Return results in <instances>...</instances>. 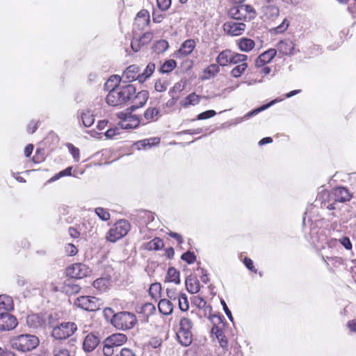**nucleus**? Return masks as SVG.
<instances>
[{
	"label": "nucleus",
	"instance_id": "nucleus-17",
	"mask_svg": "<svg viewBox=\"0 0 356 356\" xmlns=\"http://www.w3.org/2000/svg\"><path fill=\"white\" fill-rule=\"evenodd\" d=\"M187 291L191 293H197L200 290L199 280L194 276H188L185 281Z\"/></svg>",
	"mask_w": 356,
	"mask_h": 356
},
{
	"label": "nucleus",
	"instance_id": "nucleus-7",
	"mask_svg": "<svg viewBox=\"0 0 356 356\" xmlns=\"http://www.w3.org/2000/svg\"><path fill=\"white\" fill-rule=\"evenodd\" d=\"M91 273L90 268L82 263H76L67 268V275L74 279H82Z\"/></svg>",
	"mask_w": 356,
	"mask_h": 356
},
{
	"label": "nucleus",
	"instance_id": "nucleus-36",
	"mask_svg": "<svg viewBox=\"0 0 356 356\" xmlns=\"http://www.w3.org/2000/svg\"><path fill=\"white\" fill-rule=\"evenodd\" d=\"M280 100L278 99H275V100H273L271 101L270 103L267 104H265V105H263L257 108H255L254 110H252V111H250L248 112L244 117L243 118L244 119H248L250 118V117H252L254 115H256L257 114H258L259 113L267 109L268 108H269L270 106H271L272 105H273L274 104H275L276 102H279Z\"/></svg>",
	"mask_w": 356,
	"mask_h": 356
},
{
	"label": "nucleus",
	"instance_id": "nucleus-31",
	"mask_svg": "<svg viewBox=\"0 0 356 356\" xmlns=\"http://www.w3.org/2000/svg\"><path fill=\"white\" fill-rule=\"evenodd\" d=\"M277 54L282 57L289 54V46L287 40H280L276 45Z\"/></svg>",
	"mask_w": 356,
	"mask_h": 356
},
{
	"label": "nucleus",
	"instance_id": "nucleus-56",
	"mask_svg": "<svg viewBox=\"0 0 356 356\" xmlns=\"http://www.w3.org/2000/svg\"><path fill=\"white\" fill-rule=\"evenodd\" d=\"M339 243L343 245L347 250L352 249L353 245L350 238L348 236H343L339 239Z\"/></svg>",
	"mask_w": 356,
	"mask_h": 356
},
{
	"label": "nucleus",
	"instance_id": "nucleus-60",
	"mask_svg": "<svg viewBox=\"0 0 356 356\" xmlns=\"http://www.w3.org/2000/svg\"><path fill=\"white\" fill-rule=\"evenodd\" d=\"M167 296L170 300H177L180 293H177L175 289H167Z\"/></svg>",
	"mask_w": 356,
	"mask_h": 356
},
{
	"label": "nucleus",
	"instance_id": "nucleus-12",
	"mask_svg": "<svg viewBox=\"0 0 356 356\" xmlns=\"http://www.w3.org/2000/svg\"><path fill=\"white\" fill-rule=\"evenodd\" d=\"M149 97V92L147 90H141L135 94L129 102L132 104L131 110L134 111L138 108L142 107L147 101Z\"/></svg>",
	"mask_w": 356,
	"mask_h": 356
},
{
	"label": "nucleus",
	"instance_id": "nucleus-39",
	"mask_svg": "<svg viewBox=\"0 0 356 356\" xmlns=\"http://www.w3.org/2000/svg\"><path fill=\"white\" fill-rule=\"evenodd\" d=\"M155 70V65L152 63H149L140 73V83H143L147 79H148Z\"/></svg>",
	"mask_w": 356,
	"mask_h": 356
},
{
	"label": "nucleus",
	"instance_id": "nucleus-10",
	"mask_svg": "<svg viewBox=\"0 0 356 356\" xmlns=\"http://www.w3.org/2000/svg\"><path fill=\"white\" fill-rule=\"evenodd\" d=\"M140 67L136 65H129L124 71L121 77L122 82L125 83H131L134 81H138L140 82Z\"/></svg>",
	"mask_w": 356,
	"mask_h": 356
},
{
	"label": "nucleus",
	"instance_id": "nucleus-25",
	"mask_svg": "<svg viewBox=\"0 0 356 356\" xmlns=\"http://www.w3.org/2000/svg\"><path fill=\"white\" fill-rule=\"evenodd\" d=\"M180 273L175 268L170 267L167 271V275L165 277V282H172L175 284H180Z\"/></svg>",
	"mask_w": 356,
	"mask_h": 356
},
{
	"label": "nucleus",
	"instance_id": "nucleus-44",
	"mask_svg": "<svg viewBox=\"0 0 356 356\" xmlns=\"http://www.w3.org/2000/svg\"><path fill=\"white\" fill-rule=\"evenodd\" d=\"M177 300L178 301L179 307L181 311L186 312L188 309V301L185 293H179V298Z\"/></svg>",
	"mask_w": 356,
	"mask_h": 356
},
{
	"label": "nucleus",
	"instance_id": "nucleus-38",
	"mask_svg": "<svg viewBox=\"0 0 356 356\" xmlns=\"http://www.w3.org/2000/svg\"><path fill=\"white\" fill-rule=\"evenodd\" d=\"M248 63H244L236 65L230 72V74L234 78H238L241 76L248 68Z\"/></svg>",
	"mask_w": 356,
	"mask_h": 356
},
{
	"label": "nucleus",
	"instance_id": "nucleus-58",
	"mask_svg": "<svg viewBox=\"0 0 356 356\" xmlns=\"http://www.w3.org/2000/svg\"><path fill=\"white\" fill-rule=\"evenodd\" d=\"M113 348L114 347L113 346H111V344L110 345L108 344V343H106V341L105 340L104 346L103 348L104 355L105 356H111L114 353Z\"/></svg>",
	"mask_w": 356,
	"mask_h": 356
},
{
	"label": "nucleus",
	"instance_id": "nucleus-37",
	"mask_svg": "<svg viewBox=\"0 0 356 356\" xmlns=\"http://www.w3.org/2000/svg\"><path fill=\"white\" fill-rule=\"evenodd\" d=\"M323 259L327 265H332L334 267L337 268L344 263V259L340 257H323Z\"/></svg>",
	"mask_w": 356,
	"mask_h": 356
},
{
	"label": "nucleus",
	"instance_id": "nucleus-45",
	"mask_svg": "<svg viewBox=\"0 0 356 356\" xmlns=\"http://www.w3.org/2000/svg\"><path fill=\"white\" fill-rule=\"evenodd\" d=\"M27 323L29 326L37 327L42 325V319L37 314H32L27 317Z\"/></svg>",
	"mask_w": 356,
	"mask_h": 356
},
{
	"label": "nucleus",
	"instance_id": "nucleus-6",
	"mask_svg": "<svg viewBox=\"0 0 356 356\" xmlns=\"http://www.w3.org/2000/svg\"><path fill=\"white\" fill-rule=\"evenodd\" d=\"M74 305L86 311H96L100 309L103 302L94 296H80L74 300Z\"/></svg>",
	"mask_w": 356,
	"mask_h": 356
},
{
	"label": "nucleus",
	"instance_id": "nucleus-8",
	"mask_svg": "<svg viewBox=\"0 0 356 356\" xmlns=\"http://www.w3.org/2000/svg\"><path fill=\"white\" fill-rule=\"evenodd\" d=\"M246 25L243 22L229 21L224 24V31L231 36H238L243 34L245 30Z\"/></svg>",
	"mask_w": 356,
	"mask_h": 356
},
{
	"label": "nucleus",
	"instance_id": "nucleus-59",
	"mask_svg": "<svg viewBox=\"0 0 356 356\" xmlns=\"http://www.w3.org/2000/svg\"><path fill=\"white\" fill-rule=\"evenodd\" d=\"M65 251H66L67 255H69V256H74V255L76 254V253L78 252L76 247L74 246L72 243H68L65 246Z\"/></svg>",
	"mask_w": 356,
	"mask_h": 356
},
{
	"label": "nucleus",
	"instance_id": "nucleus-5",
	"mask_svg": "<svg viewBox=\"0 0 356 356\" xmlns=\"http://www.w3.org/2000/svg\"><path fill=\"white\" fill-rule=\"evenodd\" d=\"M78 329L73 322H64L54 327L51 335L56 339H65L71 337Z\"/></svg>",
	"mask_w": 356,
	"mask_h": 356
},
{
	"label": "nucleus",
	"instance_id": "nucleus-50",
	"mask_svg": "<svg viewBox=\"0 0 356 356\" xmlns=\"http://www.w3.org/2000/svg\"><path fill=\"white\" fill-rule=\"evenodd\" d=\"M72 167H68L66 169H65L64 170L59 172L58 174H56L53 177H51L49 181H54L60 179L62 177L71 175H72Z\"/></svg>",
	"mask_w": 356,
	"mask_h": 356
},
{
	"label": "nucleus",
	"instance_id": "nucleus-26",
	"mask_svg": "<svg viewBox=\"0 0 356 356\" xmlns=\"http://www.w3.org/2000/svg\"><path fill=\"white\" fill-rule=\"evenodd\" d=\"M158 308L161 314L169 315L173 311V305L170 300L161 299L158 304Z\"/></svg>",
	"mask_w": 356,
	"mask_h": 356
},
{
	"label": "nucleus",
	"instance_id": "nucleus-55",
	"mask_svg": "<svg viewBox=\"0 0 356 356\" xmlns=\"http://www.w3.org/2000/svg\"><path fill=\"white\" fill-rule=\"evenodd\" d=\"M153 38V34L151 32L145 33L139 39L142 45L147 44Z\"/></svg>",
	"mask_w": 356,
	"mask_h": 356
},
{
	"label": "nucleus",
	"instance_id": "nucleus-64",
	"mask_svg": "<svg viewBox=\"0 0 356 356\" xmlns=\"http://www.w3.org/2000/svg\"><path fill=\"white\" fill-rule=\"evenodd\" d=\"M115 356H136V355L132 350L124 348L121 350L120 354Z\"/></svg>",
	"mask_w": 356,
	"mask_h": 356
},
{
	"label": "nucleus",
	"instance_id": "nucleus-2",
	"mask_svg": "<svg viewBox=\"0 0 356 356\" xmlns=\"http://www.w3.org/2000/svg\"><path fill=\"white\" fill-rule=\"evenodd\" d=\"M10 343L13 348L26 352L35 349L39 344V339L35 335L26 334L13 337Z\"/></svg>",
	"mask_w": 356,
	"mask_h": 356
},
{
	"label": "nucleus",
	"instance_id": "nucleus-9",
	"mask_svg": "<svg viewBox=\"0 0 356 356\" xmlns=\"http://www.w3.org/2000/svg\"><path fill=\"white\" fill-rule=\"evenodd\" d=\"M17 325V318L8 312L0 313V330L9 331Z\"/></svg>",
	"mask_w": 356,
	"mask_h": 356
},
{
	"label": "nucleus",
	"instance_id": "nucleus-52",
	"mask_svg": "<svg viewBox=\"0 0 356 356\" xmlns=\"http://www.w3.org/2000/svg\"><path fill=\"white\" fill-rule=\"evenodd\" d=\"M181 259L191 264L195 262L196 257L193 252L188 251L181 255Z\"/></svg>",
	"mask_w": 356,
	"mask_h": 356
},
{
	"label": "nucleus",
	"instance_id": "nucleus-18",
	"mask_svg": "<svg viewBox=\"0 0 356 356\" xmlns=\"http://www.w3.org/2000/svg\"><path fill=\"white\" fill-rule=\"evenodd\" d=\"M196 42L194 40L190 39L184 42L178 51V54L180 56H186L192 53Z\"/></svg>",
	"mask_w": 356,
	"mask_h": 356
},
{
	"label": "nucleus",
	"instance_id": "nucleus-11",
	"mask_svg": "<svg viewBox=\"0 0 356 356\" xmlns=\"http://www.w3.org/2000/svg\"><path fill=\"white\" fill-rule=\"evenodd\" d=\"M119 118L121 119L119 122V125L124 129L136 128L140 124V120L136 115L120 113Z\"/></svg>",
	"mask_w": 356,
	"mask_h": 356
},
{
	"label": "nucleus",
	"instance_id": "nucleus-30",
	"mask_svg": "<svg viewBox=\"0 0 356 356\" xmlns=\"http://www.w3.org/2000/svg\"><path fill=\"white\" fill-rule=\"evenodd\" d=\"M109 280L105 277H100L93 282V286L100 292H104L109 286Z\"/></svg>",
	"mask_w": 356,
	"mask_h": 356
},
{
	"label": "nucleus",
	"instance_id": "nucleus-57",
	"mask_svg": "<svg viewBox=\"0 0 356 356\" xmlns=\"http://www.w3.org/2000/svg\"><path fill=\"white\" fill-rule=\"evenodd\" d=\"M157 6L161 10H166L171 5V0H156Z\"/></svg>",
	"mask_w": 356,
	"mask_h": 356
},
{
	"label": "nucleus",
	"instance_id": "nucleus-33",
	"mask_svg": "<svg viewBox=\"0 0 356 356\" xmlns=\"http://www.w3.org/2000/svg\"><path fill=\"white\" fill-rule=\"evenodd\" d=\"M193 303L200 309H203L204 314L207 312L210 313L211 311V307L208 305L206 300L200 296H195L193 300Z\"/></svg>",
	"mask_w": 356,
	"mask_h": 356
},
{
	"label": "nucleus",
	"instance_id": "nucleus-62",
	"mask_svg": "<svg viewBox=\"0 0 356 356\" xmlns=\"http://www.w3.org/2000/svg\"><path fill=\"white\" fill-rule=\"evenodd\" d=\"M243 264L247 267V268H248L250 270L253 271L254 273L257 272V270L255 269V268L254 266L253 261L251 259H250L248 257H245V259L243 260Z\"/></svg>",
	"mask_w": 356,
	"mask_h": 356
},
{
	"label": "nucleus",
	"instance_id": "nucleus-32",
	"mask_svg": "<svg viewBox=\"0 0 356 356\" xmlns=\"http://www.w3.org/2000/svg\"><path fill=\"white\" fill-rule=\"evenodd\" d=\"M200 96L196 95L195 92H193L188 95L184 100L181 102V105L184 107H188L190 105H197L199 104L200 101Z\"/></svg>",
	"mask_w": 356,
	"mask_h": 356
},
{
	"label": "nucleus",
	"instance_id": "nucleus-40",
	"mask_svg": "<svg viewBox=\"0 0 356 356\" xmlns=\"http://www.w3.org/2000/svg\"><path fill=\"white\" fill-rule=\"evenodd\" d=\"M231 60L232 62H230V64L237 65L241 63H247L248 56L232 51Z\"/></svg>",
	"mask_w": 356,
	"mask_h": 356
},
{
	"label": "nucleus",
	"instance_id": "nucleus-3",
	"mask_svg": "<svg viewBox=\"0 0 356 356\" xmlns=\"http://www.w3.org/2000/svg\"><path fill=\"white\" fill-rule=\"evenodd\" d=\"M137 322L136 316L128 312H121L113 315L112 325L117 329L126 330L131 329Z\"/></svg>",
	"mask_w": 356,
	"mask_h": 356
},
{
	"label": "nucleus",
	"instance_id": "nucleus-29",
	"mask_svg": "<svg viewBox=\"0 0 356 356\" xmlns=\"http://www.w3.org/2000/svg\"><path fill=\"white\" fill-rule=\"evenodd\" d=\"M220 65L211 64L204 70V79H209L214 77L220 72Z\"/></svg>",
	"mask_w": 356,
	"mask_h": 356
},
{
	"label": "nucleus",
	"instance_id": "nucleus-41",
	"mask_svg": "<svg viewBox=\"0 0 356 356\" xmlns=\"http://www.w3.org/2000/svg\"><path fill=\"white\" fill-rule=\"evenodd\" d=\"M169 47L168 42L166 40H161L157 41L154 47V51L157 54H161L166 51Z\"/></svg>",
	"mask_w": 356,
	"mask_h": 356
},
{
	"label": "nucleus",
	"instance_id": "nucleus-49",
	"mask_svg": "<svg viewBox=\"0 0 356 356\" xmlns=\"http://www.w3.org/2000/svg\"><path fill=\"white\" fill-rule=\"evenodd\" d=\"M241 6L243 8H244V15L246 19H250L254 17L255 12L251 6L245 4H241Z\"/></svg>",
	"mask_w": 356,
	"mask_h": 356
},
{
	"label": "nucleus",
	"instance_id": "nucleus-42",
	"mask_svg": "<svg viewBox=\"0 0 356 356\" xmlns=\"http://www.w3.org/2000/svg\"><path fill=\"white\" fill-rule=\"evenodd\" d=\"M177 63L174 60H168L165 61L160 68L161 73H168L172 72L176 67Z\"/></svg>",
	"mask_w": 356,
	"mask_h": 356
},
{
	"label": "nucleus",
	"instance_id": "nucleus-43",
	"mask_svg": "<svg viewBox=\"0 0 356 356\" xmlns=\"http://www.w3.org/2000/svg\"><path fill=\"white\" fill-rule=\"evenodd\" d=\"M193 328V322L188 317H182L179 321V330L191 331Z\"/></svg>",
	"mask_w": 356,
	"mask_h": 356
},
{
	"label": "nucleus",
	"instance_id": "nucleus-15",
	"mask_svg": "<svg viewBox=\"0 0 356 356\" xmlns=\"http://www.w3.org/2000/svg\"><path fill=\"white\" fill-rule=\"evenodd\" d=\"M333 195L334 200L339 202L348 201L351 198V195L348 190L345 187H337L334 190Z\"/></svg>",
	"mask_w": 356,
	"mask_h": 356
},
{
	"label": "nucleus",
	"instance_id": "nucleus-48",
	"mask_svg": "<svg viewBox=\"0 0 356 356\" xmlns=\"http://www.w3.org/2000/svg\"><path fill=\"white\" fill-rule=\"evenodd\" d=\"M67 147L69 152L73 156L75 161L78 162L80 159V151L79 149L71 143H68Z\"/></svg>",
	"mask_w": 356,
	"mask_h": 356
},
{
	"label": "nucleus",
	"instance_id": "nucleus-13",
	"mask_svg": "<svg viewBox=\"0 0 356 356\" xmlns=\"http://www.w3.org/2000/svg\"><path fill=\"white\" fill-rule=\"evenodd\" d=\"M277 54V51L275 49H270L261 54L256 60L255 65L257 67H263L264 65L268 63Z\"/></svg>",
	"mask_w": 356,
	"mask_h": 356
},
{
	"label": "nucleus",
	"instance_id": "nucleus-35",
	"mask_svg": "<svg viewBox=\"0 0 356 356\" xmlns=\"http://www.w3.org/2000/svg\"><path fill=\"white\" fill-rule=\"evenodd\" d=\"M164 243L159 238H154L146 244V249L148 250H159L163 248Z\"/></svg>",
	"mask_w": 356,
	"mask_h": 356
},
{
	"label": "nucleus",
	"instance_id": "nucleus-4",
	"mask_svg": "<svg viewBox=\"0 0 356 356\" xmlns=\"http://www.w3.org/2000/svg\"><path fill=\"white\" fill-rule=\"evenodd\" d=\"M130 227L127 220L124 219L118 220L108 231L106 239L112 243L116 242L127 234Z\"/></svg>",
	"mask_w": 356,
	"mask_h": 356
},
{
	"label": "nucleus",
	"instance_id": "nucleus-1",
	"mask_svg": "<svg viewBox=\"0 0 356 356\" xmlns=\"http://www.w3.org/2000/svg\"><path fill=\"white\" fill-rule=\"evenodd\" d=\"M105 88L109 90L106 101L111 106H122L129 102L136 94V88L131 84L122 82L119 75L111 76L105 83Z\"/></svg>",
	"mask_w": 356,
	"mask_h": 356
},
{
	"label": "nucleus",
	"instance_id": "nucleus-34",
	"mask_svg": "<svg viewBox=\"0 0 356 356\" xmlns=\"http://www.w3.org/2000/svg\"><path fill=\"white\" fill-rule=\"evenodd\" d=\"M80 117L83 124L86 127H90L95 122L93 115L88 111H82L80 113Z\"/></svg>",
	"mask_w": 356,
	"mask_h": 356
},
{
	"label": "nucleus",
	"instance_id": "nucleus-54",
	"mask_svg": "<svg viewBox=\"0 0 356 356\" xmlns=\"http://www.w3.org/2000/svg\"><path fill=\"white\" fill-rule=\"evenodd\" d=\"M289 26V21L285 18L281 24L275 28V31L277 33H283Z\"/></svg>",
	"mask_w": 356,
	"mask_h": 356
},
{
	"label": "nucleus",
	"instance_id": "nucleus-21",
	"mask_svg": "<svg viewBox=\"0 0 356 356\" xmlns=\"http://www.w3.org/2000/svg\"><path fill=\"white\" fill-rule=\"evenodd\" d=\"M232 55V51L229 49H225L221 51L216 58V62L220 66L225 67L230 64L232 62L231 57Z\"/></svg>",
	"mask_w": 356,
	"mask_h": 356
},
{
	"label": "nucleus",
	"instance_id": "nucleus-63",
	"mask_svg": "<svg viewBox=\"0 0 356 356\" xmlns=\"http://www.w3.org/2000/svg\"><path fill=\"white\" fill-rule=\"evenodd\" d=\"M143 46L141 44L140 39L134 38L131 43V47L132 49L137 52L140 50V47Z\"/></svg>",
	"mask_w": 356,
	"mask_h": 356
},
{
	"label": "nucleus",
	"instance_id": "nucleus-23",
	"mask_svg": "<svg viewBox=\"0 0 356 356\" xmlns=\"http://www.w3.org/2000/svg\"><path fill=\"white\" fill-rule=\"evenodd\" d=\"M238 47L241 51L249 52L254 49L255 43L254 40L247 38H242L237 42Z\"/></svg>",
	"mask_w": 356,
	"mask_h": 356
},
{
	"label": "nucleus",
	"instance_id": "nucleus-46",
	"mask_svg": "<svg viewBox=\"0 0 356 356\" xmlns=\"http://www.w3.org/2000/svg\"><path fill=\"white\" fill-rule=\"evenodd\" d=\"M161 289L160 283L156 282L152 284L149 289V293L153 298H156L160 295Z\"/></svg>",
	"mask_w": 356,
	"mask_h": 356
},
{
	"label": "nucleus",
	"instance_id": "nucleus-22",
	"mask_svg": "<svg viewBox=\"0 0 356 356\" xmlns=\"http://www.w3.org/2000/svg\"><path fill=\"white\" fill-rule=\"evenodd\" d=\"M14 304L11 297L7 295L0 296V312H7L13 309Z\"/></svg>",
	"mask_w": 356,
	"mask_h": 356
},
{
	"label": "nucleus",
	"instance_id": "nucleus-27",
	"mask_svg": "<svg viewBox=\"0 0 356 356\" xmlns=\"http://www.w3.org/2000/svg\"><path fill=\"white\" fill-rule=\"evenodd\" d=\"M160 142V138H151L148 139L142 140L140 141H138L136 143V146L137 149H146V148H150L152 146L159 144Z\"/></svg>",
	"mask_w": 356,
	"mask_h": 356
},
{
	"label": "nucleus",
	"instance_id": "nucleus-16",
	"mask_svg": "<svg viewBox=\"0 0 356 356\" xmlns=\"http://www.w3.org/2000/svg\"><path fill=\"white\" fill-rule=\"evenodd\" d=\"M105 340L106 341V343H108V344H111L113 347H118L122 346L127 341V337L124 334L116 333L109 336Z\"/></svg>",
	"mask_w": 356,
	"mask_h": 356
},
{
	"label": "nucleus",
	"instance_id": "nucleus-19",
	"mask_svg": "<svg viewBox=\"0 0 356 356\" xmlns=\"http://www.w3.org/2000/svg\"><path fill=\"white\" fill-rule=\"evenodd\" d=\"M177 337L179 342L184 346H188L192 343V331L179 330L177 332Z\"/></svg>",
	"mask_w": 356,
	"mask_h": 356
},
{
	"label": "nucleus",
	"instance_id": "nucleus-61",
	"mask_svg": "<svg viewBox=\"0 0 356 356\" xmlns=\"http://www.w3.org/2000/svg\"><path fill=\"white\" fill-rule=\"evenodd\" d=\"M154 88L157 92H163L167 89V84L161 80H158L154 85Z\"/></svg>",
	"mask_w": 356,
	"mask_h": 356
},
{
	"label": "nucleus",
	"instance_id": "nucleus-51",
	"mask_svg": "<svg viewBox=\"0 0 356 356\" xmlns=\"http://www.w3.org/2000/svg\"><path fill=\"white\" fill-rule=\"evenodd\" d=\"M53 356H70V353L65 347H56L53 351Z\"/></svg>",
	"mask_w": 356,
	"mask_h": 356
},
{
	"label": "nucleus",
	"instance_id": "nucleus-28",
	"mask_svg": "<svg viewBox=\"0 0 356 356\" xmlns=\"http://www.w3.org/2000/svg\"><path fill=\"white\" fill-rule=\"evenodd\" d=\"M149 21V15L146 10H140L136 15L135 23L139 26H145L147 25Z\"/></svg>",
	"mask_w": 356,
	"mask_h": 356
},
{
	"label": "nucleus",
	"instance_id": "nucleus-14",
	"mask_svg": "<svg viewBox=\"0 0 356 356\" xmlns=\"http://www.w3.org/2000/svg\"><path fill=\"white\" fill-rule=\"evenodd\" d=\"M99 343V339L92 333L88 334L83 341V348L86 352L92 351Z\"/></svg>",
	"mask_w": 356,
	"mask_h": 356
},
{
	"label": "nucleus",
	"instance_id": "nucleus-47",
	"mask_svg": "<svg viewBox=\"0 0 356 356\" xmlns=\"http://www.w3.org/2000/svg\"><path fill=\"white\" fill-rule=\"evenodd\" d=\"M95 212L102 220L106 221L110 219V213L106 209L97 207L95 209Z\"/></svg>",
	"mask_w": 356,
	"mask_h": 356
},
{
	"label": "nucleus",
	"instance_id": "nucleus-53",
	"mask_svg": "<svg viewBox=\"0 0 356 356\" xmlns=\"http://www.w3.org/2000/svg\"><path fill=\"white\" fill-rule=\"evenodd\" d=\"M216 114V111L213 110H208L207 111L202 112L200 113L197 116V120H206L210 118L213 117Z\"/></svg>",
	"mask_w": 356,
	"mask_h": 356
},
{
	"label": "nucleus",
	"instance_id": "nucleus-24",
	"mask_svg": "<svg viewBox=\"0 0 356 356\" xmlns=\"http://www.w3.org/2000/svg\"><path fill=\"white\" fill-rule=\"evenodd\" d=\"M244 8L240 5H236L231 8L229 10V15L233 19L246 20L244 15Z\"/></svg>",
	"mask_w": 356,
	"mask_h": 356
},
{
	"label": "nucleus",
	"instance_id": "nucleus-20",
	"mask_svg": "<svg viewBox=\"0 0 356 356\" xmlns=\"http://www.w3.org/2000/svg\"><path fill=\"white\" fill-rule=\"evenodd\" d=\"M160 116V110L156 106H149L144 113V120L146 122H154L158 120Z\"/></svg>",
	"mask_w": 356,
	"mask_h": 356
}]
</instances>
